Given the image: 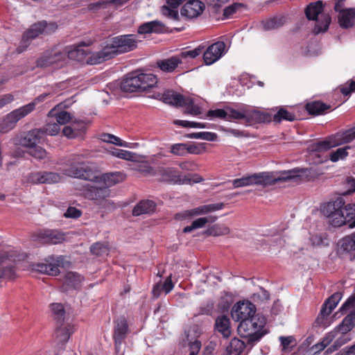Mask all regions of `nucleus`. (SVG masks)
Instances as JSON below:
<instances>
[{"label": "nucleus", "instance_id": "obj_7", "mask_svg": "<svg viewBox=\"0 0 355 355\" xmlns=\"http://www.w3.org/2000/svg\"><path fill=\"white\" fill-rule=\"evenodd\" d=\"M86 196L94 203L101 208L113 210L116 208L115 204L110 200V190L104 187H97L91 186L88 188Z\"/></svg>", "mask_w": 355, "mask_h": 355}, {"label": "nucleus", "instance_id": "obj_8", "mask_svg": "<svg viewBox=\"0 0 355 355\" xmlns=\"http://www.w3.org/2000/svg\"><path fill=\"white\" fill-rule=\"evenodd\" d=\"M345 205L343 198H338L333 202H329L326 208L327 216L329 218L330 223L334 227H340L349 221L343 211L342 207Z\"/></svg>", "mask_w": 355, "mask_h": 355}, {"label": "nucleus", "instance_id": "obj_13", "mask_svg": "<svg viewBox=\"0 0 355 355\" xmlns=\"http://www.w3.org/2000/svg\"><path fill=\"white\" fill-rule=\"evenodd\" d=\"M226 52V44L224 42L218 41L209 45L203 53V60L205 64L211 65L218 61Z\"/></svg>", "mask_w": 355, "mask_h": 355}, {"label": "nucleus", "instance_id": "obj_56", "mask_svg": "<svg viewBox=\"0 0 355 355\" xmlns=\"http://www.w3.org/2000/svg\"><path fill=\"white\" fill-rule=\"evenodd\" d=\"M279 340L284 352H289L292 350L293 345H291L295 340L293 336H280Z\"/></svg>", "mask_w": 355, "mask_h": 355}, {"label": "nucleus", "instance_id": "obj_25", "mask_svg": "<svg viewBox=\"0 0 355 355\" xmlns=\"http://www.w3.org/2000/svg\"><path fill=\"white\" fill-rule=\"evenodd\" d=\"M163 180L168 182H174L182 184L191 183V180L188 176L180 175L173 168H163L161 170Z\"/></svg>", "mask_w": 355, "mask_h": 355}, {"label": "nucleus", "instance_id": "obj_31", "mask_svg": "<svg viewBox=\"0 0 355 355\" xmlns=\"http://www.w3.org/2000/svg\"><path fill=\"white\" fill-rule=\"evenodd\" d=\"M181 57L178 55L169 58L159 60L157 62L158 67L164 72L173 71L180 64H182Z\"/></svg>", "mask_w": 355, "mask_h": 355}, {"label": "nucleus", "instance_id": "obj_60", "mask_svg": "<svg viewBox=\"0 0 355 355\" xmlns=\"http://www.w3.org/2000/svg\"><path fill=\"white\" fill-rule=\"evenodd\" d=\"M90 250L92 254H96L97 256L103 255V254L107 253V247L101 243H96L93 244Z\"/></svg>", "mask_w": 355, "mask_h": 355}, {"label": "nucleus", "instance_id": "obj_1", "mask_svg": "<svg viewBox=\"0 0 355 355\" xmlns=\"http://www.w3.org/2000/svg\"><path fill=\"white\" fill-rule=\"evenodd\" d=\"M139 41L138 36L133 34L114 37L101 51L92 53L87 62L97 64L119 54L132 51L137 49Z\"/></svg>", "mask_w": 355, "mask_h": 355}, {"label": "nucleus", "instance_id": "obj_45", "mask_svg": "<svg viewBox=\"0 0 355 355\" xmlns=\"http://www.w3.org/2000/svg\"><path fill=\"white\" fill-rule=\"evenodd\" d=\"M335 337V332H329L321 342L313 345L311 347L312 350L315 354L322 351L334 339Z\"/></svg>", "mask_w": 355, "mask_h": 355}, {"label": "nucleus", "instance_id": "obj_3", "mask_svg": "<svg viewBox=\"0 0 355 355\" xmlns=\"http://www.w3.org/2000/svg\"><path fill=\"white\" fill-rule=\"evenodd\" d=\"M266 322L265 317L259 314L240 322L237 330L239 335L246 339V345L252 347L266 334L263 330Z\"/></svg>", "mask_w": 355, "mask_h": 355}, {"label": "nucleus", "instance_id": "obj_49", "mask_svg": "<svg viewBox=\"0 0 355 355\" xmlns=\"http://www.w3.org/2000/svg\"><path fill=\"white\" fill-rule=\"evenodd\" d=\"M186 100H190L189 103H184L182 107H186L185 113L189 114L193 116H198L201 113L200 108L195 105L193 103V100L190 97H186L184 101Z\"/></svg>", "mask_w": 355, "mask_h": 355}, {"label": "nucleus", "instance_id": "obj_44", "mask_svg": "<svg viewBox=\"0 0 355 355\" xmlns=\"http://www.w3.org/2000/svg\"><path fill=\"white\" fill-rule=\"evenodd\" d=\"M50 310L54 319L58 322H62L64 319L65 311L61 303H52L50 304Z\"/></svg>", "mask_w": 355, "mask_h": 355}, {"label": "nucleus", "instance_id": "obj_19", "mask_svg": "<svg viewBox=\"0 0 355 355\" xmlns=\"http://www.w3.org/2000/svg\"><path fill=\"white\" fill-rule=\"evenodd\" d=\"M139 73L137 71L130 73L121 83V89L125 92H135L141 90Z\"/></svg>", "mask_w": 355, "mask_h": 355}, {"label": "nucleus", "instance_id": "obj_16", "mask_svg": "<svg viewBox=\"0 0 355 355\" xmlns=\"http://www.w3.org/2000/svg\"><path fill=\"white\" fill-rule=\"evenodd\" d=\"M66 60L64 51H50L45 52L36 62L40 67H46L55 64L62 63Z\"/></svg>", "mask_w": 355, "mask_h": 355}, {"label": "nucleus", "instance_id": "obj_12", "mask_svg": "<svg viewBox=\"0 0 355 355\" xmlns=\"http://www.w3.org/2000/svg\"><path fill=\"white\" fill-rule=\"evenodd\" d=\"M45 24L44 23L37 22L31 26V27L24 32L20 42L19 46L17 47V52L22 53L31 44L32 40L39 37L41 34L44 33V28Z\"/></svg>", "mask_w": 355, "mask_h": 355}, {"label": "nucleus", "instance_id": "obj_57", "mask_svg": "<svg viewBox=\"0 0 355 355\" xmlns=\"http://www.w3.org/2000/svg\"><path fill=\"white\" fill-rule=\"evenodd\" d=\"M213 309L214 304L212 302H207L199 307L198 312L193 314V317H198L200 315H209L211 314Z\"/></svg>", "mask_w": 355, "mask_h": 355}, {"label": "nucleus", "instance_id": "obj_29", "mask_svg": "<svg viewBox=\"0 0 355 355\" xmlns=\"http://www.w3.org/2000/svg\"><path fill=\"white\" fill-rule=\"evenodd\" d=\"M164 25L161 21L158 20L151 21L140 25L138 28V33H161L164 32Z\"/></svg>", "mask_w": 355, "mask_h": 355}, {"label": "nucleus", "instance_id": "obj_39", "mask_svg": "<svg viewBox=\"0 0 355 355\" xmlns=\"http://www.w3.org/2000/svg\"><path fill=\"white\" fill-rule=\"evenodd\" d=\"M332 311L333 310H330L327 306L322 305L320 312L315 320V323L322 327L329 326L330 322L328 317Z\"/></svg>", "mask_w": 355, "mask_h": 355}, {"label": "nucleus", "instance_id": "obj_22", "mask_svg": "<svg viewBox=\"0 0 355 355\" xmlns=\"http://www.w3.org/2000/svg\"><path fill=\"white\" fill-rule=\"evenodd\" d=\"M44 136V130L42 129H34L28 132L24 137L21 139L20 143L23 146L33 148L37 144L40 142L41 139Z\"/></svg>", "mask_w": 355, "mask_h": 355}, {"label": "nucleus", "instance_id": "obj_46", "mask_svg": "<svg viewBox=\"0 0 355 355\" xmlns=\"http://www.w3.org/2000/svg\"><path fill=\"white\" fill-rule=\"evenodd\" d=\"M230 229L222 225H214L210 227L207 231L206 234L208 235H211L214 236L226 235L230 233Z\"/></svg>", "mask_w": 355, "mask_h": 355}, {"label": "nucleus", "instance_id": "obj_14", "mask_svg": "<svg viewBox=\"0 0 355 355\" xmlns=\"http://www.w3.org/2000/svg\"><path fill=\"white\" fill-rule=\"evenodd\" d=\"M224 207V204L216 203L202 205L194 209L185 210L182 212L175 214V218L177 220H184L186 218H191L194 216L205 214L209 212L222 209Z\"/></svg>", "mask_w": 355, "mask_h": 355}, {"label": "nucleus", "instance_id": "obj_58", "mask_svg": "<svg viewBox=\"0 0 355 355\" xmlns=\"http://www.w3.org/2000/svg\"><path fill=\"white\" fill-rule=\"evenodd\" d=\"M227 107L225 109H216L214 110H209L207 116L209 118H218L227 120Z\"/></svg>", "mask_w": 355, "mask_h": 355}, {"label": "nucleus", "instance_id": "obj_64", "mask_svg": "<svg viewBox=\"0 0 355 355\" xmlns=\"http://www.w3.org/2000/svg\"><path fill=\"white\" fill-rule=\"evenodd\" d=\"M342 209L345 214V217H347L349 221L355 218V204L349 203L346 205H344Z\"/></svg>", "mask_w": 355, "mask_h": 355}, {"label": "nucleus", "instance_id": "obj_6", "mask_svg": "<svg viewBox=\"0 0 355 355\" xmlns=\"http://www.w3.org/2000/svg\"><path fill=\"white\" fill-rule=\"evenodd\" d=\"M34 110V104L28 103L8 114L0 123V132L5 133L13 129L16 123Z\"/></svg>", "mask_w": 355, "mask_h": 355}, {"label": "nucleus", "instance_id": "obj_40", "mask_svg": "<svg viewBox=\"0 0 355 355\" xmlns=\"http://www.w3.org/2000/svg\"><path fill=\"white\" fill-rule=\"evenodd\" d=\"M332 311L333 310H330L327 306L322 305L320 312L315 320V323L322 327L329 326L330 322L328 317Z\"/></svg>", "mask_w": 355, "mask_h": 355}, {"label": "nucleus", "instance_id": "obj_36", "mask_svg": "<svg viewBox=\"0 0 355 355\" xmlns=\"http://www.w3.org/2000/svg\"><path fill=\"white\" fill-rule=\"evenodd\" d=\"M285 23L284 17H275L261 22L263 28L265 31H271L282 27Z\"/></svg>", "mask_w": 355, "mask_h": 355}, {"label": "nucleus", "instance_id": "obj_63", "mask_svg": "<svg viewBox=\"0 0 355 355\" xmlns=\"http://www.w3.org/2000/svg\"><path fill=\"white\" fill-rule=\"evenodd\" d=\"M177 8H169L168 6H164L162 11L164 15L174 20H178L179 18L178 12L176 10Z\"/></svg>", "mask_w": 355, "mask_h": 355}, {"label": "nucleus", "instance_id": "obj_54", "mask_svg": "<svg viewBox=\"0 0 355 355\" xmlns=\"http://www.w3.org/2000/svg\"><path fill=\"white\" fill-rule=\"evenodd\" d=\"M341 299V293H335L331 296H330L324 303L323 305L327 307H329L330 310H334L339 301Z\"/></svg>", "mask_w": 355, "mask_h": 355}, {"label": "nucleus", "instance_id": "obj_28", "mask_svg": "<svg viewBox=\"0 0 355 355\" xmlns=\"http://www.w3.org/2000/svg\"><path fill=\"white\" fill-rule=\"evenodd\" d=\"M84 45L71 46L64 49L66 58L78 62H83L87 55L88 51L83 48Z\"/></svg>", "mask_w": 355, "mask_h": 355}, {"label": "nucleus", "instance_id": "obj_23", "mask_svg": "<svg viewBox=\"0 0 355 355\" xmlns=\"http://www.w3.org/2000/svg\"><path fill=\"white\" fill-rule=\"evenodd\" d=\"M338 21L343 28H349L354 26L355 22V8H345L340 10Z\"/></svg>", "mask_w": 355, "mask_h": 355}, {"label": "nucleus", "instance_id": "obj_32", "mask_svg": "<svg viewBox=\"0 0 355 355\" xmlns=\"http://www.w3.org/2000/svg\"><path fill=\"white\" fill-rule=\"evenodd\" d=\"M216 329L220 332L224 338L230 336L232 330L230 319L224 315H219L215 322Z\"/></svg>", "mask_w": 355, "mask_h": 355}, {"label": "nucleus", "instance_id": "obj_62", "mask_svg": "<svg viewBox=\"0 0 355 355\" xmlns=\"http://www.w3.org/2000/svg\"><path fill=\"white\" fill-rule=\"evenodd\" d=\"M171 153L178 156L187 155L186 144H175L171 146Z\"/></svg>", "mask_w": 355, "mask_h": 355}, {"label": "nucleus", "instance_id": "obj_9", "mask_svg": "<svg viewBox=\"0 0 355 355\" xmlns=\"http://www.w3.org/2000/svg\"><path fill=\"white\" fill-rule=\"evenodd\" d=\"M64 258L62 256L49 257L44 263L33 265V270L51 276L60 273V267H64Z\"/></svg>", "mask_w": 355, "mask_h": 355}, {"label": "nucleus", "instance_id": "obj_51", "mask_svg": "<svg viewBox=\"0 0 355 355\" xmlns=\"http://www.w3.org/2000/svg\"><path fill=\"white\" fill-rule=\"evenodd\" d=\"M103 141L115 144L119 146H126L125 142H123L119 137L111 134H103L101 135Z\"/></svg>", "mask_w": 355, "mask_h": 355}, {"label": "nucleus", "instance_id": "obj_53", "mask_svg": "<svg viewBox=\"0 0 355 355\" xmlns=\"http://www.w3.org/2000/svg\"><path fill=\"white\" fill-rule=\"evenodd\" d=\"M207 223V220L202 218H199L195 220H193L191 225L187 226L183 229V232L184 233H189L191 232L192 230L202 227L205 225Z\"/></svg>", "mask_w": 355, "mask_h": 355}, {"label": "nucleus", "instance_id": "obj_33", "mask_svg": "<svg viewBox=\"0 0 355 355\" xmlns=\"http://www.w3.org/2000/svg\"><path fill=\"white\" fill-rule=\"evenodd\" d=\"M73 332V327L71 324L60 326L56 329L55 339L58 343L64 344L69 340Z\"/></svg>", "mask_w": 355, "mask_h": 355}, {"label": "nucleus", "instance_id": "obj_48", "mask_svg": "<svg viewBox=\"0 0 355 355\" xmlns=\"http://www.w3.org/2000/svg\"><path fill=\"white\" fill-rule=\"evenodd\" d=\"M187 137L190 139H200L207 141H215L217 138V135L210 132H200L189 134Z\"/></svg>", "mask_w": 355, "mask_h": 355}, {"label": "nucleus", "instance_id": "obj_18", "mask_svg": "<svg viewBox=\"0 0 355 355\" xmlns=\"http://www.w3.org/2000/svg\"><path fill=\"white\" fill-rule=\"evenodd\" d=\"M245 124L252 125L258 123H269L272 121V115L266 112L257 110H245Z\"/></svg>", "mask_w": 355, "mask_h": 355}, {"label": "nucleus", "instance_id": "obj_50", "mask_svg": "<svg viewBox=\"0 0 355 355\" xmlns=\"http://www.w3.org/2000/svg\"><path fill=\"white\" fill-rule=\"evenodd\" d=\"M350 148L349 146H345L344 148H339L335 151L332 152L330 155L331 161L335 162L340 159H343L347 156V149Z\"/></svg>", "mask_w": 355, "mask_h": 355}, {"label": "nucleus", "instance_id": "obj_30", "mask_svg": "<svg viewBox=\"0 0 355 355\" xmlns=\"http://www.w3.org/2000/svg\"><path fill=\"white\" fill-rule=\"evenodd\" d=\"M156 205L153 200H144L137 203L132 209V215L138 216L142 214L153 213Z\"/></svg>", "mask_w": 355, "mask_h": 355}, {"label": "nucleus", "instance_id": "obj_2", "mask_svg": "<svg viewBox=\"0 0 355 355\" xmlns=\"http://www.w3.org/2000/svg\"><path fill=\"white\" fill-rule=\"evenodd\" d=\"M300 171L298 169L284 171L279 175H277L273 172H262L233 180L232 182L234 189L252 185H259L265 187L273 185L279 182H286L288 180H293L295 182H298L301 180Z\"/></svg>", "mask_w": 355, "mask_h": 355}, {"label": "nucleus", "instance_id": "obj_41", "mask_svg": "<svg viewBox=\"0 0 355 355\" xmlns=\"http://www.w3.org/2000/svg\"><path fill=\"white\" fill-rule=\"evenodd\" d=\"M282 120L293 121L295 120V116L286 109L281 107L275 115L272 116V121L280 123Z\"/></svg>", "mask_w": 355, "mask_h": 355}, {"label": "nucleus", "instance_id": "obj_26", "mask_svg": "<svg viewBox=\"0 0 355 355\" xmlns=\"http://www.w3.org/2000/svg\"><path fill=\"white\" fill-rule=\"evenodd\" d=\"M125 179V175L121 172H113L110 173L103 174L99 178L97 176L96 181L97 182H103L105 186L104 187H109L115 185Z\"/></svg>", "mask_w": 355, "mask_h": 355}, {"label": "nucleus", "instance_id": "obj_10", "mask_svg": "<svg viewBox=\"0 0 355 355\" xmlns=\"http://www.w3.org/2000/svg\"><path fill=\"white\" fill-rule=\"evenodd\" d=\"M67 175L83 179L89 181H96L97 175L95 171L85 163H78L77 164H71L69 168L66 170Z\"/></svg>", "mask_w": 355, "mask_h": 355}, {"label": "nucleus", "instance_id": "obj_21", "mask_svg": "<svg viewBox=\"0 0 355 355\" xmlns=\"http://www.w3.org/2000/svg\"><path fill=\"white\" fill-rule=\"evenodd\" d=\"M38 238L44 243L58 244L64 240V234L55 230H45L38 232Z\"/></svg>", "mask_w": 355, "mask_h": 355}, {"label": "nucleus", "instance_id": "obj_59", "mask_svg": "<svg viewBox=\"0 0 355 355\" xmlns=\"http://www.w3.org/2000/svg\"><path fill=\"white\" fill-rule=\"evenodd\" d=\"M41 129L44 130V135H49L51 136L56 135L60 130L59 124L56 123H49L44 128Z\"/></svg>", "mask_w": 355, "mask_h": 355}, {"label": "nucleus", "instance_id": "obj_35", "mask_svg": "<svg viewBox=\"0 0 355 355\" xmlns=\"http://www.w3.org/2000/svg\"><path fill=\"white\" fill-rule=\"evenodd\" d=\"M84 278L76 272H68L65 274L64 277V282L69 286L74 288H78Z\"/></svg>", "mask_w": 355, "mask_h": 355}, {"label": "nucleus", "instance_id": "obj_37", "mask_svg": "<svg viewBox=\"0 0 355 355\" xmlns=\"http://www.w3.org/2000/svg\"><path fill=\"white\" fill-rule=\"evenodd\" d=\"M139 77L141 91L153 87L157 83V77L152 73H139Z\"/></svg>", "mask_w": 355, "mask_h": 355}, {"label": "nucleus", "instance_id": "obj_27", "mask_svg": "<svg viewBox=\"0 0 355 355\" xmlns=\"http://www.w3.org/2000/svg\"><path fill=\"white\" fill-rule=\"evenodd\" d=\"M354 327L355 310H354L347 315H346L343 320L342 322L340 324H338L331 332H335L336 336L337 335L338 333L346 334L347 333L350 331Z\"/></svg>", "mask_w": 355, "mask_h": 355}, {"label": "nucleus", "instance_id": "obj_61", "mask_svg": "<svg viewBox=\"0 0 355 355\" xmlns=\"http://www.w3.org/2000/svg\"><path fill=\"white\" fill-rule=\"evenodd\" d=\"M111 154L116 157L125 160H131L132 158L131 152L121 149L114 148V150L111 151Z\"/></svg>", "mask_w": 355, "mask_h": 355}, {"label": "nucleus", "instance_id": "obj_52", "mask_svg": "<svg viewBox=\"0 0 355 355\" xmlns=\"http://www.w3.org/2000/svg\"><path fill=\"white\" fill-rule=\"evenodd\" d=\"M204 50V46H199L198 47L187 51H183L180 53L178 55L181 57V61L187 58H195L198 55H199L200 53H202V51Z\"/></svg>", "mask_w": 355, "mask_h": 355}, {"label": "nucleus", "instance_id": "obj_34", "mask_svg": "<svg viewBox=\"0 0 355 355\" xmlns=\"http://www.w3.org/2000/svg\"><path fill=\"white\" fill-rule=\"evenodd\" d=\"M245 343L246 341L234 338L231 340L230 345L227 346V352L229 355H240L245 349Z\"/></svg>", "mask_w": 355, "mask_h": 355}, {"label": "nucleus", "instance_id": "obj_5", "mask_svg": "<svg viewBox=\"0 0 355 355\" xmlns=\"http://www.w3.org/2000/svg\"><path fill=\"white\" fill-rule=\"evenodd\" d=\"M355 139V126L343 132H339L329 137L327 140L314 144L311 146L313 151L321 152L329 150Z\"/></svg>", "mask_w": 355, "mask_h": 355}, {"label": "nucleus", "instance_id": "obj_43", "mask_svg": "<svg viewBox=\"0 0 355 355\" xmlns=\"http://www.w3.org/2000/svg\"><path fill=\"white\" fill-rule=\"evenodd\" d=\"M15 277V270L12 264L3 261L0 265V279H12Z\"/></svg>", "mask_w": 355, "mask_h": 355}, {"label": "nucleus", "instance_id": "obj_24", "mask_svg": "<svg viewBox=\"0 0 355 355\" xmlns=\"http://www.w3.org/2000/svg\"><path fill=\"white\" fill-rule=\"evenodd\" d=\"M128 331V326L125 318H118L114 322V338L116 344H121L125 339Z\"/></svg>", "mask_w": 355, "mask_h": 355}, {"label": "nucleus", "instance_id": "obj_20", "mask_svg": "<svg viewBox=\"0 0 355 355\" xmlns=\"http://www.w3.org/2000/svg\"><path fill=\"white\" fill-rule=\"evenodd\" d=\"M157 98H159L165 103L173 105L177 107H182L184 103H189L190 100L184 99L186 96L178 94L172 90L166 91L164 94H158Z\"/></svg>", "mask_w": 355, "mask_h": 355}, {"label": "nucleus", "instance_id": "obj_11", "mask_svg": "<svg viewBox=\"0 0 355 355\" xmlns=\"http://www.w3.org/2000/svg\"><path fill=\"white\" fill-rule=\"evenodd\" d=\"M255 306L248 302H239L234 305L232 309V317L235 321H243L251 317L257 315Z\"/></svg>", "mask_w": 355, "mask_h": 355}, {"label": "nucleus", "instance_id": "obj_38", "mask_svg": "<svg viewBox=\"0 0 355 355\" xmlns=\"http://www.w3.org/2000/svg\"><path fill=\"white\" fill-rule=\"evenodd\" d=\"M306 108L309 114L313 115H318L330 109V106L320 101H315L306 104Z\"/></svg>", "mask_w": 355, "mask_h": 355}, {"label": "nucleus", "instance_id": "obj_15", "mask_svg": "<svg viewBox=\"0 0 355 355\" xmlns=\"http://www.w3.org/2000/svg\"><path fill=\"white\" fill-rule=\"evenodd\" d=\"M61 175L55 172L37 171L28 175V182L32 184H55L61 180Z\"/></svg>", "mask_w": 355, "mask_h": 355}, {"label": "nucleus", "instance_id": "obj_17", "mask_svg": "<svg viewBox=\"0 0 355 355\" xmlns=\"http://www.w3.org/2000/svg\"><path fill=\"white\" fill-rule=\"evenodd\" d=\"M205 3L199 0H189L182 8L181 15L187 19H193L200 15L205 10Z\"/></svg>", "mask_w": 355, "mask_h": 355}, {"label": "nucleus", "instance_id": "obj_4", "mask_svg": "<svg viewBox=\"0 0 355 355\" xmlns=\"http://www.w3.org/2000/svg\"><path fill=\"white\" fill-rule=\"evenodd\" d=\"M323 3L317 1L309 3L305 8V15L309 20L315 21L313 33L318 35L325 33L331 22V17L328 13H322Z\"/></svg>", "mask_w": 355, "mask_h": 355}, {"label": "nucleus", "instance_id": "obj_55", "mask_svg": "<svg viewBox=\"0 0 355 355\" xmlns=\"http://www.w3.org/2000/svg\"><path fill=\"white\" fill-rule=\"evenodd\" d=\"M28 153L38 159H42L46 156V150L42 147L37 146L28 149Z\"/></svg>", "mask_w": 355, "mask_h": 355}, {"label": "nucleus", "instance_id": "obj_42", "mask_svg": "<svg viewBox=\"0 0 355 355\" xmlns=\"http://www.w3.org/2000/svg\"><path fill=\"white\" fill-rule=\"evenodd\" d=\"M49 114L55 116L59 125H64L73 121L72 116L67 111L56 112V108H54L50 111Z\"/></svg>", "mask_w": 355, "mask_h": 355}, {"label": "nucleus", "instance_id": "obj_47", "mask_svg": "<svg viewBox=\"0 0 355 355\" xmlns=\"http://www.w3.org/2000/svg\"><path fill=\"white\" fill-rule=\"evenodd\" d=\"M245 110H242L239 111L230 107H227V120L230 121L232 119H243L244 121H245Z\"/></svg>", "mask_w": 355, "mask_h": 355}]
</instances>
